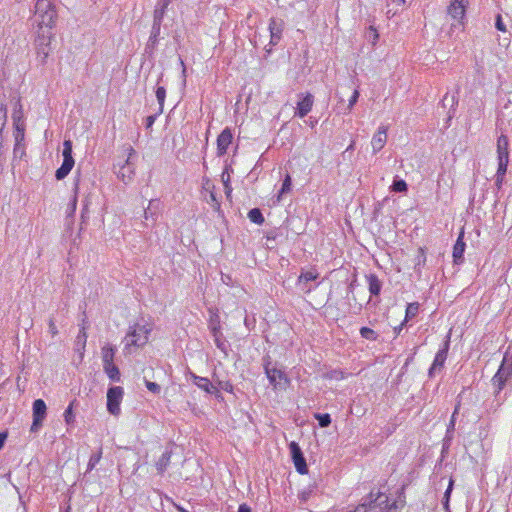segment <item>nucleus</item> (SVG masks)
I'll use <instances>...</instances> for the list:
<instances>
[{
  "mask_svg": "<svg viewBox=\"0 0 512 512\" xmlns=\"http://www.w3.org/2000/svg\"><path fill=\"white\" fill-rule=\"evenodd\" d=\"M262 366L273 390L285 391L290 386V378L283 369L278 367L277 362H273L270 355L262 358Z\"/></svg>",
  "mask_w": 512,
  "mask_h": 512,
  "instance_id": "obj_1",
  "label": "nucleus"
},
{
  "mask_svg": "<svg viewBox=\"0 0 512 512\" xmlns=\"http://www.w3.org/2000/svg\"><path fill=\"white\" fill-rule=\"evenodd\" d=\"M56 23H51L50 25H46L42 23V18H37V37L35 39V45L37 50V55L41 58V62L45 63L46 58L48 57L51 48L50 43L53 37L52 29Z\"/></svg>",
  "mask_w": 512,
  "mask_h": 512,
  "instance_id": "obj_2",
  "label": "nucleus"
},
{
  "mask_svg": "<svg viewBox=\"0 0 512 512\" xmlns=\"http://www.w3.org/2000/svg\"><path fill=\"white\" fill-rule=\"evenodd\" d=\"M150 331L151 329L147 328L146 325L135 324L125 337V349H128L130 346L141 347L145 345Z\"/></svg>",
  "mask_w": 512,
  "mask_h": 512,
  "instance_id": "obj_3",
  "label": "nucleus"
},
{
  "mask_svg": "<svg viewBox=\"0 0 512 512\" xmlns=\"http://www.w3.org/2000/svg\"><path fill=\"white\" fill-rule=\"evenodd\" d=\"M37 18H42V23L50 25L56 23L57 12L51 0H37L35 4Z\"/></svg>",
  "mask_w": 512,
  "mask_h": 512,
  "instance_id": "obj_4",
  "label": "nucleus"
},
{
  "mask_svg": "<svg viewBox=\"0 0 512 512\" xmlns=\"http://www.w3.org/2000/svg\"><path fill=\"white\" fill-rule=\"evenodd\" d=\"M62 155V165L55 172V177L57 180H63L70 173L75 164L74 158L72 156L71 140L64 141Z\"/></svg>",
  "mask_w": 512,
  "mask_h": 512,
  "instance_id": "obj_5",
  "label": "nucleus"
},
{
  "mask_svg": "<svg viewBox=\"0 0 512 512\" xmlns=\"http://www.w3.org/2000/svg\"><path fill=\"white\" fill-rule=\"evenodd\" d=\"M449 348H450V335L448 334L446 336V339H445L442 347L436 353L433 363L428 370V376L430 378H433L435 376V374L437 372L441 371L442 368L444 367L445 361L448 356Z\"/></svg>",
  "mask_w": 512,
  "mask_h": 512,
  "instance_id": "obj_6",
  "label": "nucleus"
},
{
  "mask_svg": "<svg viewBox=\"0 0 512 512\" xmlns=\"http://www.w3.org/2000/svg\"><path fill=\"white\" fill-rule=\"evenodd\" d=\"M124 390L120 386H112L107 391V410L110 414L117 416L120 414V404L122 402Z\"/></svg>",
  "mask_w": 512,
  "mask_h": 512,
  "instance_id": "obj_7",
  "label": "nucleus"
},
{
  "mask_svg": "<svg viewBox=\"0 0 512 512\" xmlns=\"http://www.w3.org/2000/svg\"><path fill=\"white\" fill-rule=\"evenodd\" d=\"M289 451L296 471L302 475L307 474L308 466L299 444L295 441L290 442Z\"/></svg>",
  "mask_w": 512,
  "mask_h": 512,
  "instance_id": "obj_8",
  "label": "nucleus"
},
{
  "mask_svg": "<svg viewBox=\"0 0 512 512\" xmlns=\"http://www.w3.org/2000/svg\"><path fill=\"white\" fill-rule=\"evenodd\" d=\"M33 422L31 425V431L36 432L42 426V423L46 417L47 406L44 400L36 399L33 402Z\"/></svg>",
  "mask_w": 512,
  "mask_h": 512,
  "instance_id": "obj_9",
  "label": "nucleus"
},
{
  "mask_svg": "<svg viewBox=\"0 0 512 512\" xmlns=\"http://www.w3.org/2000/svg\"><path fill=\"white\" fill-rule=\"evenodd\" d=\"M298 97L299 101L297 102L295 116L304 118L312 110L314 104V96L307 92L306 94L300 93Z\"/></svg>",
  "mask_w": 512,
  "mask_h": 512,
  "instance_id": "obj_10",
  "label": "nucleus"
},
{
  "mask_svg": "<svg viewBox=\"0 0 512 512\" xmlns=\"http://www.w3.org/2000/svg\"><path fill=\"white\" fill-rule=\"evenodd\" d=\"M129 156L126 159L125 163L120 166L119 171L117 172L118 178L123 181L125 184L129 183L134 176V164L131 159L132 156L135 155V150L133 148H129Z\"/></svg>",
  "mask_w": 512,
  "mask_h": 512,
  "instance_id": "obj_11",
  "label": "nucleus"
},
{
  "mask_svg": "<svg viewBox=\"0 0 512 512\" xmlns=\"http://www.w3.org/2000/svg\"><path fill=\"white\" fill-rule=\"evenodd\" d=\"M161 25L162 24L160 22L153 21V23H152L150 36H149L148 41L145 46V52L147 54L152 55L158 46L160 33H161Z\"/></svg>",
  "mask_w": 512,
  "mask_h": 512,
  "instance_id": "obj_12",
  "label": "nucleus"
},
{
  "mask_svg": "<svg viewBox=\"0 0 512 512\" xmlns=\"http://www.w3.org/2000/svg\"><path fill=\"white\" fill-rule=\"evenodd\" d=\"M468 0H450L447 8L448 14L455 20H461L465 16Z\"/></svg>",
  "mask_w": 512,
  "mask_h": 512,
  "instance_id": "obj_13",
  "label": "nucleus"
},
{
  "mask_svg": "<svg viewBox=\"0 0 512 512\" xmlns=\"http://www.w3.org/2000/svg\"><path fill=\"white\" fill-rule=\"evenodd\" d=\"M233 139L232 132L229 128H225L217 137V155L223 156L226 154L229 145Z\"/></svg>",
  "mask_w": 512,
  "mask_h": 512,
  "instance_id": "obj_14",
  "label": "nucleus"
},
{
  "mask_svg": "<svg viewBox=\"0 0 512 512\" xmlns=\"http://www.w3.org/2000/svg\"><path fill=\"white\" fill-rule=\"evenodd\" d=\"M387 142V127L380 126L377 132L373 135L371 140V145L373 149V153H378L383 149Z\"/></svg>",
  "mask_w": 512,
  "mask_h": 512,
  "instance_id": "obj_15",
  "label": "nucleus"
},
{
  "mask_svg": "<svg viewBox=\"0 0 512 512\" xmlns=\"http://www.w3.org/2000/svg\"><path fill=\"white\" fill-rule=\"evenodd\" d=\"M284 28V22L281 19L271 18L269 21L270 43L276 45L281 39Z\"/></svg>",
  "mask_w": 512,
  "mask_h": 512,
  "instance_id": "obj_16",
  "label": "nucleus"
},
{
  "mask_svg": "<svg viewBox=\"0 0 512 512\" xmlns=\"http://www.w3.org/2000/svg\"><path fill=\"white\" fill-rule=\"evenodd\" d=\"M190 376L193 380V383L206 393L215 394L217 392V388L213 386L208 378L198 376L193 372H190Z\"/></svg>",
  "mask_w": 512,
  "mask_h": 512,
  "instance_id": "obj_17",
  "label": "nucleus"
},
{
  "mask_svg": "<svg viewBox=\"0 0 512 512\" xmlns=\"http://www.w3.org/2000/svg\"><path fill=\"white\" fill-rule=\"evenodd\" d=\"M173 450L171 447H166L160 458L156 461L155 466L158 474L163 475L170 465Z\"/></svg>",
  "mask_w": 512,
  "mask_h": 512,
  "instance_id": "obj_18",
  "label": "nucleus"
},
{
  "mask_svg": "<svg viewBox=\"0 0 512 512\" xmlns=\"http://www.w3.org/2000/svg\"><path fill=\"white\" fill-rule=\"evenodd\" d=\"M463 238H464V233L461 232L459 237L456 240V243L454 244V247H453L452 255H453V261L455 264L462 263L463 259H464L463 256H464L466 244H465Z\"/></svg>",
  "mask_w": 512,
  "mask_h": 512,
  "instance_id": "obj_19",
  "label": "nucleus"
},
{
  "mask_svg": "<svg viewBox=\"0 0 512 512\" xmlns=\"http://www.w3.org/2000/svg\"><path fill=\"white\" fill-rule=\"evenodd\" d=\"M317 277L318 273L314 271L302 272L298 277V286H300L304 293H309L311 291V286L308 285V282L316 280Z\"/></svg>",
  "mask_w": 512,
  "mask_h": 512,
  "instance_id": "obj_20",
  "label": "nucleus"
},
{
  "mask_svg": "<svg viewBox=\"0 0 512 512\" xmlns=\"http://www.w3.org/2000/svg\"><path fill=\"white\" fill-rule=\"evenodd\" d=\"M170 4H171V0H157L155 9L153 12V21L154 22H160L162 24L164 16H165Z\"/></svg>",
  "mask_w": 512,
  "mask_h": 512,
  "instance_id": "obj_21",
  "label": "nucleus"
},
{
  "mask_svg": "<svg viewBox=\"0 0 512 512\" xmlns=\"http://www.w3.org/2000/svg\"><path fill=\"white\" fill-rule=\"evenodd\" d=\"M496 373L500 374L508 381L512 379V362H510L509 351L504 354L502 363Z\"/></svg>",
  "mask_w": 512,
  "mask_h": 512,
  "instance_id": "obj_22",
  "label": "nucleus"
},
{
  "mask_svg": "<svg viewBox=\"0 0 512 512\" xmlns=\"http://www.w3.org/2000/svg\"><path fill=\"white\" fill-rule=\"evenodd\" d=\"M496 373L500 374L508 381L512 379V362H510L509 351L504 354L502 363Z\"/></svg>",
  "mask_w": 512,
  "mask_h": 512,
  "instance_id": "obj_23",
  "label": "nucleus"
},
{
  "mask_svg": "<svg viewBox=\"0 0 512 512\" xmlns=\"http://www.w3.org/2000/svg\"><path fill=\"white\" fill-rule=\"evenodd\" d=\"M492 385L494 387V394L498 401H503L504 398L501 397V392L505 388L506 384L508 383V380L503 378L500 374L495 373V375L492 377Z\"/></svg>",
  "mask_w": 512,
  "mask_h": 512,
  "instance_id": "obj_24",
  "label": "nucleus"
},
{
  "mask_svg": "<svg viewBox=\"0 0 512 512\" xmlns=\"http://www.w3.org/2000/svg\"><path fill=\"white\" fill-rule=\"evenodd\" d=\"M366 279L368 282V288L371 296H379L382 289V282L378 278L376 274H368L366 275Z\"/></svg>",
  "mask_w": 512,
  "mask_h": 512,
  "instance_id": "obj_25",
  "label": "nucleus"
},
{
  "mask_svg": "<svg viewBox=\"0 0 512 512\" xmlns=\"http://www.w3.org/2000/svg\"><path fill=\"white\" fill-rule=\"evenodd\" d=\"M458 104V97L457 95H451L449 96L448 93H446L441 100V105L443 108H446L447 105H450V110L448 112V120L452 119L455 114V107Z\"/></svg>",
  "mask_w": 512,
  "mask_h": 512,
  "instance_id": "obj_26",
  "label": "nucleus"
},
{
  "mask_svg": "<svg viewBox=\"0 0 512 512\" xmlns=\"http://www.w3.org/2000/svg\"><path fill=\"white\" fill-rule=\"evenodd\" d=\"M508 146H509V141H508L507 136L500 135L497 139L498 158L503 157V159H509Z\"/></svg>",
  "mask_w": 512,
  "mask_h": 512,
  "instance_id": "obj_27",
  "label": "nucleus"
},
{
  "mask_svg": "<svg viewBox=\"0 0 512 512\" xmlns=\"http://www.w3.org/2000/svg\"><path fill=\"white\" fill-rule=\"evenodd\" d=\"M103 370L111 381L119 382L121 380L119 368L114 363L103 365Z\"/></svg>",
  "mask_w": 512,
  "mask_h": 512,
  "instance_id": "obj_28",
  "label": "nucleus"
},
{
  "mask_svg": "<svg viewBox=\"0 0 512 512\" xmlns=\"http://www.w3.org/2000/svg\"><path fill=\"white\" fill-rule=\"evenodd\" d=\"M116 353V348L110 344H106L101 349L102 362L103 365L114 363V356Z\"/></svg>",
  "mask_w": 512,
  "mask_h": 512,
  "instance_id": "obj_29",
  "label": "nucleus"
},
{
  "mask_svg": "<svg viewBox=\"0 0 512 512\" xmlns=\"http://www.w3.org/2000/svg\"><path fill=\"white\" fill-rule=\"evenodd\" d=\"M14 137H15V146H14V154L18 153V148L21 147V143L24 141L25 136V125L24 123L21 126L14 127Z\"/></svg>",
  "mask_w": 512,
  "mask_h": 512,
  "instance_id": "obj_30",
  "label": "nucleus"
},
{
  "mask_svg": "<svg viewBox=\"0 0 512 512\" xmlns=\"http://www.w3.org/2000/svg\"><path fill=\"white\" fill-rule=\"evenodd\" d=\"M248 218L251 222L261 225L264 223V216L259 208H253L248 212Z\"/></svg>",
  "mask_w": 512,
  "mask_h": 512,
  "instance_id": "obj_31",
  "label": "nucleus"
},
{
  "mask_svg": "<svg viewBox=\"0 0 512 512\" xmlns=\"http://www.w3.org/2000/svg\"><path fill=\"white\" fill-rule=\"evenodd\" d=\"M291 187H292V179H291V176L289 174H286L284 180H283V183H282V187L281 189L279 190L278 192V195H277V201L279 202L282 198V196L288 192L291 191Z\"/></svg>",
  "mask_w": 512,
  "mask_h": 512,
  "instance_id": "obj_32",
  "label": "nucleus"
},
{
  "mask_svg": "<svg viewBox=\"0 0 512 512\" xmlns=\"http://www.w3.org/2000/svg\"><path fill=\"white\" fill-rule=\"evenodd\" d=\"M213 338H214V343H215L216 347L219 350H221L225 355H227L228 354L229 344L226 341V339L223 336V334L214 336Z\"/></svg>",
  "mask_w": 512,
  "mask_h": 512,
  "instance_id": "obj_33",
  "label": "nucleus"
},
{
  "mask_svg": "<svg viewBox=\"0 0 512 512\" xmlns=\"http://www.w3.org/2000/svg\"><path fill=\"white\" fill-rule=\"evenodd\" d=\"M419 310V304L417 302L409 303L406 307L404 322L414 318Z\"/></svg>",
  "mask_w": 512,
  "mask_h": 512,
  "instance_id": "obj_34",
  "label": "nucleus"
},
{
  "mask_svg": "<svg viewBox=\"0 0 512 512\" xmlns=\"http://www.w3.org/2000/svg\"><path fill=\"white\" fill-rule=\"evenodd\" d=\"M391 190L393 192L404 193L408 190V185L403 179L395 178L392 185Z\"/></svg>",
  "mask_w": 512,
  "mask_h": 512,
  "instance_id": "obj_35",
  "label": "nucleus"
},
{
  "mask_svg": "<svg viewBox=\"0 0 512 512\" xmlns=\"http://www.w3.org/2000/svg\"><path fill=\"white\" fill-rule=\"evenodd\" d=\"M101 458H102V449L99 448V450L97 452L93 453L90 456L89 462L87 465V472L92 471L96 467V465L99 463Z\"/></svg>",
  "mask_w": 512,
  "mask_h": 512,
  "instance_id": "obj_36",
  "label": "nucleus"
},
{
  "mask_svg": "<svg viewBox=\"0 0 512 512\" xmlns=\"http://www.w3.org/2000/svg\"><path fill=\"white\" fill-rule=\"evenodd\" d=\"M157 101L159 103V113H163L164 102L166 98V89L163 86H158L155 91Z\"/></svg>",
  "mask_w": 512,
  "mask_h": 512,
  "instance_id": "obj_37",
  "label": "nucleus"
},
{
  "mask_svg": "<svg viewBox=\"0 0 512 512\" xmlns=\"http://www.w3.org/2000/svg\"><path fill=\"white\" fill-rule=\"evenodd\" d=\"M314 417L321 428L328 427L332 421L331 416L328 413H316Z\"/></svg>",
  "mask_w": 512,
  "mask_h": 512,
  "instance_id": "obj_38",
  "label": "nucleus"
},
{
  "mask_svg": "<svg viewBox=\"0 0 512 512\" xmlns=\"http://www.w3.org/2000/svg\"><path fill=\"white\" fill-rule=\"evenodd\" d=\"M159 201L156 199H152L149 201L148 207L144 210L145 219H149V217H153L156 214L158 209Z\"/></svg>",
  "mask_w": 512,
  "mask_h": 512,
  "instance_id": "obj_39",
  "label": "nucleus"
},
{
  "mask_svg": "<svg viewBox=\"0 0 512 512\" xmlns=\"http://www.w3.org/2000/svg\"><path fill=\"white\" fill-rule=\"evenodd\" d=\"M75 402H76V400H73L68 405V407L66 408V410L64 412V420H65L67 425H71V424H73L75 422V414L73 412V406H74Z\"/></svg>",
  "mask_w": 512,
  "mask_h": 512,
  "instance_id": "obj_40",
  "label": "nucleus"
},
{
  "mask_svg": "<svg viewBox=\"0 0 512 512\" xmlns=\"http://www.w3.org/2000/svg\"><path fill=\"white\" fill-rule=\"evenodd\" d=\"M360 335L362 338L367 340L375 341L378 338V334L369 327H362L360 329Z\"/></svg>",
  "mask_w": 512,
  "mask_h": 512,
  "instance_id": "obj_41",
  "label": "nucleus"
},
{
  "mask_svg": "<svg viewBox=\"0 0 512 512\" xmlns=\"http://www.w3.org/2000/svg\"><path fill=\"white\" fill-rule=\"evenodd\" d=\"M509 159H503V157H499L498 159V169L496 172V176L505 177L507 172Z\"/></svg>",
  "mask_w": 512,
  "mask_h": 512,
  "instance_id": "obj_42",
  "label": "nucleus"
},
{
  "mask_svg": "<svg viewBox=\"0 0 512 512\" xmlns=\"http://www.w3.org/2000/svg\"><path fill=\"white\" fill-rule=\"evenodd\" d=\"M86 324H87V320H86V318H84V319L82 320V326H81V329H80V331H79V333H78V335H77V342H78V343H82L83 348L85 347L86 340H87V334H86V328H87V326H86Z\"/></svg>",
  "mask_w": 512,
  "mask_h": 512,
  "instance_id": "obj_43",
  "label": "nucleus"
},
{
  "mask_svg": "<svg viewBox=\"0 0 512 512\" xmlns=\"http://www.w3.org/2000/svg\"><path fill=\"white\" fill-rule=\"evenodd\" d=\"M210 331L213 337L222 334L218 316H216L215 319H211Z\"/></svg>",
  "mask_w": 512,
  "mask_h": 512,
  "instance_id": "obj_44",
  "label": "nucleus"
},
{
  "mask_svg": "<svg viewBox=\"0 0 512 512\" xmlns=\"http://www.w3.org/2000/svg\"><path fill=\"white\" fill-rule=\"evenodd\" d=\"M12 119H13V124H14V127H17V126H21L22 123H24L22 121V111H21V107L19 108V110H15L12 114Z\"/></svg>",
  "mask_w": 512,
  "mask_h": 512,
  "instance_id": "obj_45",
  "label": "nucleus"
},
{
  "mask_svg": "<svg viewBox=\"0 0 512 512\" xmlns=\"http://www.w3.org/2000/svg\"><path fill=\"white\" fill-rule=\"evenodd\" d=\"M145 386L146 388L154 393V394H159L160 391H161V387L159 384L155 383V382H151V381H148V380H145Z\"/></svg>",
  "mask_w": 512,
  "mask_h": 512,
  "instance_id": "obj_46",
  "label": "nucleus"
},
{
  "mask_svg": "<svg viewBox=\"0 0 512 512\" xmlns=\"http://www.w3.org/2000/svg\"><path fill=\"white\" fill-rule=\"evenodd\" d=\"M48 329L52 337H55L58 334V329L56 327V320L54 316H51L48 320Z\"/></svg>",
  "mask_w": 512,
  "mask_h": 512,
  "instance_id": "obj_47",
  "label": "nucleus"
},
{
  "mask_svg": "<svg viewBox=\"0 0 512 512\" xmlns=\"http://www.w3.org/2000/svg\"><path fill=\"white\" fill-rule=\"evenodd\" d=\"M7 118V109L6 106L1 104L0 105V131L3 130Z\"/></svg>",
  "mask_w": 512,
  "mask_h": 512,
  "instance_id": "obj_48",
  "label": "nucleus"
},
{
  "mask_svg": "<svg viewBox=\"0 0 512 512\" xmlns=\"http://www.w3.org/2000/svg\"><path fill=\"white\" fill-rule=\"evenodd\" d=\"M160 114H161V113H159V111H158V112H157V113H155L154 115H149V116H147V117L145 118V127H146L147 129H150V128L153 126V124H154V122H155V120H156L157 116H158V115H160Z\"/></svg>",
  "mask_w": 512,
  "mask_h": 512,
  "instance_id": "obj_49",
  "label": "nucleus"
},
{
  "mask_svg": "<svg viewBox=\"0 0 512 512\" xmlns=\"http://www.w3.org/2000/svg\"><path fill=\"white\" fill-rule=\"evenodd\" d=\"M453 487H454V480H453V478H450L449 484H448V487H447V489H446V491L444 493L443 499L450 501V497H451V493L453 491Z\"/></svg>",
  "mask_w": 512,
  "mask_h": 512,
  "instance_id": "obj_50",
  "label": "nucleus"
},
{
  "mask_svg": "<svg viewBox=\"0 0 512 512\" xmlns=\"http://www.w3.org/2000/svg\"><path fill=\"white\" fill-rule=\"evenodd\" d=\"M359 98V91L357 89L354 90L352 96L349 99L348 109L351 110L353 106L357 103Z\"/></svg>",
  "mask_w": 512,
  "mask_h": 512,
  "instance_id": "obj_51",
  "label": "nucleus"
},
{
  "mask_svg": "<svg viewBox=\"0 0 512 512\" xmlns=\"http://www.w3.org/2000/svg\"><path fill=\"white\" fill-rule=\"evenodd\" d=\"M495 27L499 31H502V32L506 31V26L503 23L502 18H501L500 15H498L497 18H496Z\"/></svg>",
  "mask_w": 512,
  "mask_h": 512,
  "instance_id": "obj_52",
  "label": "nucleus"
},
{
  "mask_svg": "<svg viewBox=\"0 0 512 512\" xmlns=\"http://www.w3.org/2000/svg\"><path fill=\"white\" fill-rule=\"evenodd\" d=\"M344 377H345L344 372H342L340 370H333L330 373V378H332V379L341 380V379H344Z\"/></svg>",
  "mask_w": 512,
  "mask_h": 512,
  "instance_id": "obj_53",
  "label": "nucleus"
},
{
  "mask_svg": "<svg viewBox=\"0 0 512 512\" xmlns=\"http://www.w3.org/2000/svg\"><path fill=\"white\" fill-rule=\"evenodd\" d=\"M311 495V491L310 490H304L302 491L300 494H299V499L302 501V502H306L309 497Z\"/></svg>",
  "mask_w": 512,
  "mask_h": 512,
  "instance_id": "obj_54",
  "label": "nucleus"
},
{
  "mask_svg": "<svg viewBox=\"0 0 512 512\" xmlns=\"http://www.w3.org/2000/svg\"><path fill=\"white\" fill-rule=\"evenodd\" d=\"M7 437H8L7 432H0V450L4 447Z\"/></svg>",
  "mask_w": 512,
  "mask_h": 512,
  "instance_id": "obj_55",
  "label": "nucleus"
},
{
  "mask_svg": "<svg viewBox=\"0 0 512 512\" xmlns=\"http://www.w3.org/2000/svg\"><path fill=\"white\" fill-rule=\"evenodd\" d=\"M237 512H251V508L246 503H243L239 506Z\"/></svg>",
  "mask_w": 512,
  "mask_h": 512,
  "instance_id": "obj_56",
  "label": "nucleus"
},
{
  "mask_svg": "<svg viewBox=\"0 0 512 512\" xmlns=\"http://www.w3.org/2000/svg\"><path fill=\"white\" fill-rule=\"evenodd\" d=\"M495 177H496L495 185L497 186V189H501L503 181H504V177H500V176H495Z\"/></svg>",
  "mask_w": 512,
  "mask_h": 512,
  "instance_id": "obj_57",
  "label": "nucleus"
},
{
  "mask_svg": "<svg viewBox=\"0 0 512 512\" xmlns=\"http://www.w3.org/2000/svg\"><path fill=\"white\" fill-rule=\"evenodd\" d=\"M370 30L373 32V44L378 40L379 34L372 26H370Z\"/></svg>",
  "mask_w": 512,
  "mask_h": 512,
  "instance_id": "obj_58",
  "label": "nucleus"
},
{
  "mask_svg": "<svg viewBox=\"0 0 512 512\" xmlns=\"http://www.w3.org/2000/svg\"><path fill=\"white\" fill-rule=\"evenodd\" d=\"M221 177H222V181H223L224 186H225L226 184H230V177H229V175H227V176L225 177V173L223 172V173H222V175H221Z\"/></svg>",
  "mask_w": 512,
  "mask_h": 512,
  "instance_id": "obj_59",
  "label": "nucleus"
},
{
  "mask_svg": "<svg viewBox=\"0 0 512 512\" xmlns=\"http://www.w3.org/2000/svg\"><path fill=\"white\" fill-rule=\"evenodd\" d=\"M449 502L448 500H445V499H442V505H443V508L445 509L446 512H449L450 509H449Z\"/></svg>",
  "mask_w": 512,
  "mask_h": 512,
  "instance_id": "obj_60",
  "label": "nucleus"
},
{
  "mask_svg": "<svg viewBox=\"0 0 512 512\" xmlns=\"http://www.w3.org/2000/svg\"><path fill=\"white\" fill-rule=\"evenodd\" d=\"M224 188H225V194L227 195V197H229L232 192V188H231L230 184H226L224 186Z\"/></svg>",
  "mask_w": 512,
  "mask_h": 512,
  "instance_id": "obj_61",
  "label": "nucleus"
},
{
  "mask_svg": "<svg viewBox=\"0 0 512 512\" xmlns=\"http://www.w3.org/2000/svg\"><path fill=\"white\" fill-rule=\"evenodd\" d=\"M406 322H402L398 327H395L394 328V331L395 333L398 335L400 333V331L402 330L403 326L405 325Z\"/></svg>",
  "mask_w": 512,
  "mask_h": 512,
  "instance_id": "obj_62",
  "label": "nucleus"
},
{
  "mask_svg": "<svg viewBox=\"0 0 512 512\" xmlns=\"http://www.w3.org/2000/svg\"><path fill=\"white\" fill-rule=\"evenodd\" d=\"M210 200H211V202H213V203H215V204L219 205V203H218V201H217V199H216V195L214 194V192H211V193H210Z\"/></svg>",
  "mask_w": 512,
  "mask_h": 512,
  "instance_id": "obj_63",
  "label": "nucleus"
},
{
  "mask_svg": "<svg viewBox=\"0 0 512 512\" xmlns=\"http://www.w3.org/2000/svg\"><path fill=\"white\" fill-rule=\"evenodd\" d=\"M222 388L226 391H232L233 386L227 382Z\"/></svg>",
  "mask_w": 512,
  "mask_h": 512,
  "instance_id": "obj_64",
  "label": "nucleus"
}]
</instances>
